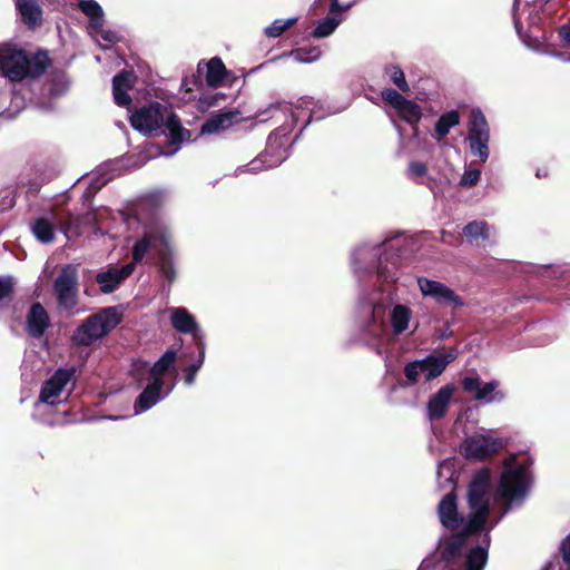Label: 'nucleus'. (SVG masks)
<instances>
[{"label":"nucleus","instance_id":"1","mask_svg":"<svg viewBox=\"0 0 570 570\" xmlns=\"http://www.w3.org/2000/svg\"><path fill=\"white\" fill-rule=\"evenodd\" d=\"M489 484L490 474L483 470L473 479L469 488V519L460 517L456 510L455 497L446 494L439 504V515L442 524L454 531L450 538L440 543L443 559L451 564L452 570H483L488 560L489 531Z\"/></svg>","mask_w":570,"mask_h":570},{"label":"nucleus","instance_id":"2","mask_svg":"<svg viewBox=\"0 0 570 570\" xmlns=\"http://www.w3.org/2000/svg\"><path fill=\"white\" fill-rule=\"evenodd\" d=\"M150 249L156 250L163 277L173 282L176 276L174 267L175 245L173 234L166 224L154 223L145 228L142 236L132 247L134 261L141 262Z\"/></svg>","mask_w":570,"mask_h":570},{"label":"nucleus","instance_id":"3","mask_svg":"<svg viewBox=\"0 0 570 570\" xmlns=\"http://www.w3.org/2000/svg\"><path fill=\"white\" fill-rule=\"evenodd\" d=\"M47 66L45 52L29 53L17 45L0 43V71L11 81L36 78Z\"/></svg>","mask_w":570,"mask_h":570},{"label":"nucleus","instance_id":"4","mask_svg":"<svg viewBox=\"0 0 570 570\" xmlns=\"http://www.w3.org/2000/svg\"><path fill=\"white\" fill-rule=\"evenodd\" d=\"M130 121L132 127L142 134H150L166 125L173 144L190 138V132L181 127L179 119L160 104H151L136 110Z\"/></svg>","mask_w":570,"mask_h":570},{"label":"nucleus","instance_id":"5","mask_svg":"<svg viewBox=\"0 0 570 570\" xmlns=\"http://www.w3.org/2000/svg\"><path fill=\"white\" fill-rule=\"evenodd\" d=\"M530 485L528 469L523 462L512 456L504 462L498 487V497L507 503L522 500Z\"/></svg>","mask_w":570,"mask_h":570},{"label":"nucleus","instance_id":"6","mask_svg":"<svg viewBox=\"0 0 570 570\" xmlns=\"http://www.w3.org/2000/svg\"><path fill=\"white\" fill-rule=\"evenodd\" d=\"M120 321L121 312L118 307H106L80 325L72 340L79 345H90L107 335Z\"/></svg>","mask_w":570,"mask_h":570},{"label":"nucleus","instance_id":"7","mask_svg":"<svg viewBox=\"0 0 570 570\" xmlns=\"http://www.w3.org/2000/svg\"><path fill=\"white\" fill-rule=\"evenodd\" d=\"M456 357L455 351H449L438 356H430L424 360L409 363L404 368L409 384H415L421 379L431 381L445 370L446 365Z\"/></svg>","mask_w":570,"mask_h":570},{"label":"nucleus","instance_id":"8","mask_svg":"<svg viewBox=\"0 0 570 570\" xmlns=\"http://www.w3.org/2000/svg\"><path fill=\"white\" fill-rule=\"evenodd\" d=\"M71 371L62 368L58 370L43 383L39 401L48 405H56L65 402L71 393Z\"/></svg>","mask_w":570,"mask_h":570},{"label":"nucleus","instance_id":"9","mask_svg":"<svg viewBox=\"0 0 570 570\" xmlns=\"http://www.w3.org/2000/svg\"><path fill=\"white\" fill-rule=\"evenodd\" d=\"M468 139L471 153L478 156L481 163H485L489 157V126L485 117L478 109L471 112Z\"/></svg>","mask_w":570,"mask_h":570},{"label":"nucleus","instance_id":"10","mask_svg":"<svg viewBox=\"0 0 570 570\" xmlns=\"http://www.w3.org/2000/svg\"><path fill=\"white\" fill-rule=\"evenodd\" d=\"M59 305L71 309L77 305V269L65 266L53 284Z\"/></svg>","mask_w":570,"mask_h":570},{"label":"nucleus","instance_id":"11","mask_svg":"<svg viewBox=\"0 0 570 570\" xmlns=\"http://www.w3.org/2000/svg\"><path fill=\"white\" fill-rule=\"evenodd\" d=\"M417 286L424 297L432 298L440 305L460 307L463 301L449 286L439 281L426 277H417Z\"/></svg>","mask_w":570,"mask_h":570},{"label":"nucleus","instance_id":"12","mask_svg":"<svg viewBox=\"0 0 570 570\" xmlns=\"http://www.w3.org/2000/svg\"><path fill=\"white\" fill-rule=\"evenodd\" d=\"M465 392L473 394L478 401L487 403H500L504 400L505 393L498 390L499 382H482L479 377H465L462 382Z\"/></svg>","mask_w":570,"mask_h":570},{"label":"nucleus","instance_id":"13","mask_svg":"<svg viewBox=\"0 0 570 570\" xmlns=\"http://www.w3.org/2000/svg\"><path fill=\"white\" fill-rule=\"evenodd\" d=\"M502 446V439L478 434L464 442L463 450L468 458L484 459L497 453Z\"/></svg>","mask_w":570,"mask_h":570},{"label":"nucleus","instance_id":"14","mask_svg":"<svg viewBox=\"0 0 570 570\" xmlns=\"http://www.w3.org/2000/svg\"><path fill=\"white\" fill-rule=\"evenodd\" d=\"M268 147L265 155L254 159L248 164V170L256 173L263 167H274L281 164L286 158V150L283 148L284 142L277 136L271 135L268 137Z\"/></svg>","mask_w":570,"mask_h":570},{"label":"nucleus","instance_id":"15","mask_svg":"<svg viewBox=\"0 0 570 570\" xmlns=\"http://www.w3.org/2000/svg\"><path fill=\"white\" fill-rule=\"evenodd\" d=\"M136 264L137 262L132 259L121 268L110 267L108 271L97 274L96 281L100 285L101 292L106 294L114 292L134 272Z\"/></svg>","mask_w":570,"mask_h":570},{"label":"nucleus","instance_id":"16","mask_svg":"<svg viewBox=\"0 0 570 570\" xmlns=\"http://www.w3.org/2000/svg\"><path fill=\"white\" fill-rule=\"evenodd\" d=\"M454 390L452 384L444 385L429 399L426 414L431 421L439 420L445 415Z\"/></svg>","mask_w":570,"mask_h":570},{"label":"nucleus","instance_id":"17","mask_svg":"<svg viewBox=\"0 0 570 570\" xmlns=\"http://www.w3.org/2000/svg\"><path fill=\"white\" fill-rule=\"evenodd\" d=\"M240 121L238 111H226L210 117L203 126V134H218Z\"/></svg>","mask_w":570,"mask_h":570},{"label":"nucleus","instance_id":"18","mask_svg":"<svg viewBox=\"0 0 570 570\" xmlns=\"http://www.w3.org/2000/svg\"><path fill=\"white\" fill-rule=\"evenodd\" d=\"M176 360V353L174 351H167L151 367H148L146 363H141L138 366L148 371V380L156 384L164 385L163 377L174 366Z\"/></svg>","mask_w":570,"mask_h":570},{"label":"nucleus","instance_id":"19","mask_svg":"<svg viewBox=\"0 0 570 570\" xmlns=\"http://www.w3.org/2000/svg\"><path fill=\"white\" fill-rule=\"evenodd\" d=\"M50 321L47 311L39 303L30 307L27 317V330L35 337L41 336L49 326Z\"/></svg>","mask_w":570,"mask_h":570},{"label":"nucleus","instance_id":"20","mask_svg":"<svg viewBox=\"0 0 570 570\" xmlns=\"http://www.w3.org/2000/svg\"><path fill=\"white\" fill-rule=\"evenodd\" d=\"M463 234L470 243L479 244L483 242V246L492 243L493 230L484 220H474L463 228Z\"/></svg>","mask_w":570,"mask_h":570},{"label":"nucleus","instance_id":"21","mask_svg":"<svg viewBox=\"0 0 570 570\" xmlns=\"http://www.w3.org/2000/svg\"><path fill=\"white\" fill-rule=\"evenodd\" d=\"M174 328L181 333H193L196 335L198 325L191 314L186 308L173 307L168 309Z\"/></svg>","mask_w":570,"mask_h":570},{"label":"nucleus","instance_id":"22","mask_svg":"<svg viewBox=\"0 0 570 570\" xmlns=\"http://www.w3.org/2000/svg\"><path fill=\"white\" fill-rule=\"evenodd\" d=\"M16 6L28 27L35 28L41 23L42 11L37 0H16Z\"/></svg>","mask_w":570,"mask_h":570},{"label":"nucleus","instance_id":"23","mask_svg":"<svg viewBox=\"0 0 570 570\" xmlns=\"http://www.w3.org/2000/svg\"><path fill=\"white\" fill-rule=\"evenodd\" d=\"M134 81L131 72H121L114 78V98L117 105L127 106L130 102L127 91L131 89Z\"/></svg>","mask_w":570,"mask_h":570},{"label":"nucleus","instance_id":"24","mask_svg":"<svg viewBox=\"0 0 570 570\" xmlns=\"http://www.w3.org/2000/svg\"><path fill=\"white\" fill-rule=\"evenodd\" d=\"M385 313L382 306L372 308L368 320L363 324V331L373 338H381L385 333Z\"/></svg>","mask_w":570,"mask_h":570},{"label":"nucleus","instance_id":"25","mask_svg":"<svg viewBox=\"0 0 570 570\" xmlns=\"http://www.w3.org/2000/svg\"><path fill=\"white\" fill-rule=\"evenodd\" d=\"M80 10L89 18V32H98L104 26V11L95 0H80Z\"/></svg>","mask_w":570,"mask_h":570},{"label":"nucleus","instance_id":"26","mask_svg":"<svg viewBox=\"0 0 570 570\" xmlns=\"http://www.w3.org/2000/svg\"><path fill=\"white\" fill-rule=\"evenodd\" d=\"M163 386L164 385L156 384L149 381L148 385L141 392L136 402V414L151 409L160 400V390L163 389Z\"/></svg>","mask_w":570,"mask_h":570},{"label":"nucleus","instance_id":"27","mask_svg":"<svg viewBox=\"0 0 570 570\" xmlns=\"http://www.w3.org/2000/svg\"><path fill=\"white\" fill-rule=\"evenodd\" d=\"M412 317V311L405 306L397 304L391 311V324L393 332L399 335L409 328V323Z\"/></svg>","mask_w":570,"mask_h":570},{"label":"nucleus","instance_id":"28","mask_svg":"<svg viewBox=\"0 0 570 570\" xmlns=\"http://www.w3.org/2000/svg\"><path fill=\"white\" fill-rule=\"evenodd\" d=\"M35 237L41 243H51L55 238V228L52 223L47 218H38L31 225Z\"/></svg>","mask_w":570,"mask_h":570},{"label":"nucleus","instance_id":"29","mask_svg":"<svg viewBox=\"0 0 570 570\" xmlns=\"http://www.w3.org/2000/svg\"><path fill=\"white\" fill-rule=\"evenodd\" d=\"M226 69L219 58H213L207 65L206 80L210 87H218L225 78Z\"/></svg>","mask_w":570,"mask_h":570},{"label":"nucleus","instance_id":"30","mask_svg":"<svg viewBox=\"0 0 570 570\" xmlns=\"http://www.w3.org/2000/svg\"><path fill=\"white\" fill-rule=\"evenodd\" d=\"M460 121V116L456 111H449L440 117L435 126V134L438 139L441 140L444 138L450 129L456 126Z\"/></svg>","mask_w":570,"mask_h":570},{"label":"nucleus","instance_id":"31","mask_svg":"<svg viewBox=\"0 0 570 570\" xmlns=\"http://www.w3.org/2000/svg\"><path fill=\"white\" fill-rule=\"evenodd\" d=\"M399 115L410 124H416L421 119L420 107L411 100L404 99L396 108Z\"/></svg>","mask_w":570,"mask_h":570},{"label":"nucleus","instance_id":"32","mask_svg":"<svg viewBox=\"0 0 570 570\" xmlns=\"http://www.w3.org/2000/svg\"><path fill=\"white\" fill-rule=\"evenodd\" d=\"M341 23L340 19L327 17L322 22L317 24L315 30L313 31L314 37L324 38L334 32L337 26Z\"/></svg>","mask_w":570,"mask_h":570},{"label":"nucleus","instance_id":"33","mask_svg":"<svg viewBox=\"0 0 570 570\" xmlns=\"http://www.w3.org/2000/svg\"><path fill=\"white\" fill-rule=\"evenodd\" d=\"M386 73L393 83L402 91H409L410 87L405 80L404 72L396 66H391L386 68Z\"/></svg>","mask_w":570,"mask_h":570},{"label":"nucleus","instance_id":"34","mask_svg":"<svg viewBox=\"0 0 570 570\" xmlns=\"http://www.w3.org/2000/svg\"><path fill=\"white\" fill-rule=\"evenodd\" d=\"M296 21L295 18L282 20L277 19L275 20L269 27L265 29V33L268 37H278L281 36L287 28L293 26V23Z\"/></svg>","mask_w":570,"mask_h":570},{"label":"nucleus","instance_id":"35","mask_svg":"<svg viewBox=\"0 0 570 570\" xmlns=\"http://www.w3.org/2000/svg\"><path fill=\"white\" fill-rule=\"evenodd\" d=\"M90 35L105 49L118 40L117 33L114 31L104 29V26L101 27L100 31L90 32Z\"/></svg>","mask_w":570,"mask_h":570},{"label":"nucleus","instance_id":"36","mask_svg":"<svg viewBox=\"0 0 570 570\" xmlns=\"http://www.w3.org/2000/svg\"><path fill=\"white\" fill-rule=\"evenodd\" d=\"M53 220L57 224V226L59 227V229L66 236H68V234L70 232H72L73 229H77L75 217L70 213H67L63 217H61V216H53Z\"/></svg>","mask_w":570,"mask_h":570},{"label":"nucleus","instance_id":"37","mask_svg":"<svg viewBox=\"0 0 570 570\" xmlns=\"http://www.w3.org/2000/svg\"><path fill=\"white\" fill-rule=\"evenodd\" d=\"M382 98L387 101L393 108H397L401 102L405 99L400 92L394 89H384L382 91Z\"/></svg>","mask_w":570,"mask_h":570},{"label":"nucleus","instance_id":"38","mask_svg":"<svg viewBox=\"0 0 570 570\" xmlns=\"http://www.w3.org/2000/svg\"><path fill=\"white\" fill-rule=\"evenodd\" d=\"M204 354H205V348L204 346L202 345V348H200V358L198 361L197 364H193L190 365L188 368H187V374H186V379H185V382L187 385H191L195 381V377H196V374L198 372V370L200 368L202 364H203V361H204Z\"/></svg>","mask_w":570,"mask_h":570},{"label":"nucleus","instance_id":"39","mask_svg":"<svg viewBox=\"0 0 570 570\" xmlns=\"http://www.w3.org/2000/svg\"><path fill=\"white\" fill-rule=\"evenodd\" d=\"M481 171L479 169H466L462 176L461 184L474 186L479 181Z\"/></svg>","mask_w":570,"mask_h":570},{"label":"nucleus","instance_id":"40","mask_svg":"<svg viewBox=\"0 0 570 570\" xmlns=\"http://www.w3.org/2000/svg\"><path fill=\"white\" fill-rule=\"evenodd\" d=\"M313 53L314 55L311 56V57H305L302 51H295V52H292L291 56L297 62H312V61H314V60H316L318 58L320 51L318 50H313Z\"/></svg>","mask_w":570,"mask_h":570},{"label":"nucleus","instance_id":"41","mask_svg":"<svg viewBox=\"0 0 570 570\" xmlns=\"http://www.w3.org/2000/svg\"><path fill=\"white\" fill-rule=\"evenodd\" d=\"M558 36L567 47H570V22L558 29Z\"/></svg>","mask_w":570,"mask_h":570},{"label":"nucleus","instance_id":"42","mask_svg":"<svg viewBox=\"0 0 570 570\" xmlns=\"http://www.w3.org/2000/svg\"><path fill=\"white\" fill-rule=\"evenodd\" d=\"M410 171L413 176L421 177L426 173V166L423 163H413L410 166Z\"/></svg>","mask_w":570,"mask_h":570},{"label":"nucleus","instance_id":"43","mask_svg":"<svg viewBox=\"0 0 570 570\" xmlns=\"http://www.w3.org/2000/svg\"><path fill=\"white\" fill-rule=\"evenodd\" d=\"M562 550H563V559L570 566V535L564 540Z\"/></svg>","mask_w":570,"mask_h":570},{"label":"nucleus","instance_id":"44","mask_svg":"<svg viewBox=\"0 0 570 570\" xmlns=\"http://www.w3.org/2000/svg\"><path fill=\"white\" fill-rule=\"evenodd\" d=\"M346 9H348V6H345V7L341 6V4L337 2V0H334V1L332 2V6H331V12H335V11H344V10H346Z\"/></svg>","mask_w":570,"mask_h":570},{"label":"nucleus","instance_id":"45","mask_svg":"<svg viewBox=\"0 0 570 570\" xmlns=\"http://www.w3.org/2000/svg\"><path fill=\"white\" fill-rule=\"evenodd\" d=\"M445 470L450 471V465H449V463H442V464L440 465L439 471H438L439 476H441V475H442V473H443Z\"/></svg>","mask_w":570,"mask_h":570},{"label":"nucleus","instance_id":"46","mask_svg":"<svg viewBox=\"0 0 570 570\" xmlns=\"http://www.w3.org/2000/svg\"><path fill=\"white\" fill-rule=\"evenodd\" d=\"M552 568V563H549L546 568H543L542 570H551Z\"/></svg>","mask_w":570,"mask_h":570},{"label":"nucleus","instance_id":"47","mask_svg":"<svg viewBox=\"0 0 570 570\" xmlns=\"http://www.w3.org/2000/svg\"><path fill=\"white\" fill-rule=\"evenodd\" d=\"M176 151V149L174 151H170V153H163L164 155L166 156H169V155H173L174 153Z\"/></svg>","mask_w":570,"mask_h":570},{"label":"nucleus","instance_id":"48","mask_svg":"<svg viewBox=\"0 0 570 570\" xmlns=\"http://www.w3.org/2000/svg\"><path fill=\"white\" fill-rule=\"evenodd\" d=\"M514 23H515V26L518 27V24H519V20H518L517 18H514Z\"/></svg>","mask_w":570,"mask_h":570},{"label":"nucleus","instance_id":"49","mask_svg":"<svg viewBox=\"0 0 570 570\" xmlns=\"http://www.w3.org/2000/svg\"><path fill=\"white\" fill-rule=\"evenodd\" d=\"M173 387H169L165 394H169V392L171 391Z\"/></svg>","mask_w":570,"mask_h":570},{"label":"nucleus","instance_id":"50","mask_svg":"<svg viewBox=\"0 0 570 570\" xmlns=\"http://www.w3.org/2000/svg\"><path fill=\"white\" fill-rule=\"evenodd\" d=\"M380 275L383 276L384 275V272L382 269H380Z\"/></svg>","mask_w":570,"mask_h":570},{"label":"nucleus","instance_id":"51","mask_svg":"<svg viewBox=\"0 0 570 570\" xmlns=\"http://www.w3.org/2000/svg\"><path fill=\"white\" fill-rule=\"evenodd\" d=\"M567 60H569V61H570V56L567 58Z\"/></svg>","mask_w":570,"mask_h":570}]
</instances>
